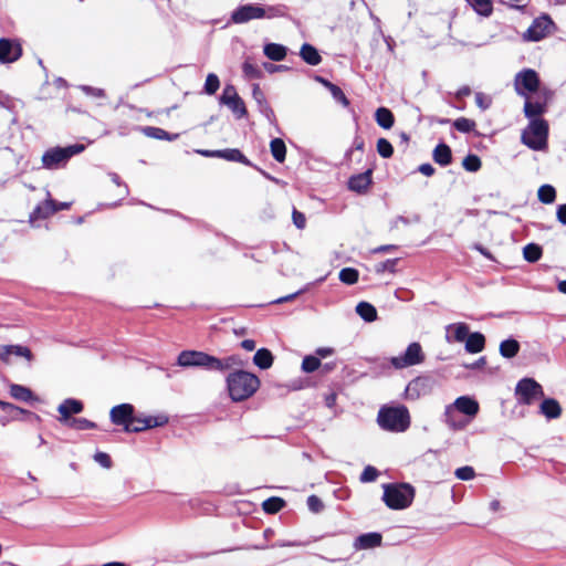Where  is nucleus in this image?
<instances>
[{
	"mask_svg": "<svg viewBox=\"0 0 566 566\" xmlns=\"http://www.w3.org/2000/svg\"><path fill=\"white\" fill-rule=\"evenodd\" d=\"M479 410L480 406L475 399L461 396L452 405L446 407L444 421L450 428L460 430L478 415Z\"/></svg>",
	"mask_w": 566,
	"mask_h": 566,
	"instance_id": "f257e3e1",
	"label": "nucleus"
},
{
	"mask_svg": "<svg viewBox=\"0 0 566 566\" xmlns=\"http://www.w3.org/2000/svg\"><path fill=\"white\" fill-rule=\"evenodd\" d=\"M260 379L252 373L237 370L227 377V388L233 401H243L259 389Z\"/></svg>",
	"mask_w": 566,
	"mask_h": 566,
	"instance_id": "f03ea898",
	"label": "nucleus"
},
{
	"mask_svg": "<svg viewBox=\"0 0 566 566\" xmlns=\"http://www.w3.org/2000/svg\"><path fill=\"white\" fill-rule=\"evenodd\" d=\"M377 421L387 431L403 432L410 426V415L405 406L382 407Z\"/></svg>",
	"mask_w": 566,
	"mask_h": 566,
	"instance_id": "7ed1b4c3",
	"label": "nucleus"
},
{
	"mask_svg": "<svg viewBox=\"0 0 566 566\" xmlns=\"http://www.w3.org/2000/svg\"><path fill=\"white\" fill-rule=\"evenodd\" d=\"M415 489L407 483L384 484L382 500L391 510H403L411 505Z\"/></svg>",
	"mask_w": 566,
	"mask_h": 566,
	"instance_id": "20e7f679",
	"label": "nucleus"
},
{
	"mask_svg": "<svg viewBox=\"0 0 566 566\" xmlns=\"http://www.w3.org/2000/svg\"><path fill=\"white\" fill-rule=\"evenodd\" d=\"M548 124L543 118H534L522 133V143L533 150L547 147Z\"/></svg>",
	"mask_w": 566,
	"mask_h": 566,
	"instance_id": "39448f33",
	"label": "nucleus"
},
{
	"mask_svg": "<svg viewBox=\"0 0 566 566\" xmlns=\"http://www.w3.org/2000/svg\"><path fill=\"white\" fill-rule=\"evenodd\" d=\"M276 15V10L272 7L263 8L256 3H249L237 8L232 14L231 20L234 23H247L254 19L272 18Z\"/></svg>",
	"mask_w": 566,
	"mask_h": 566,
	"instance_id": "423d86ee",
	"label": "nucleus"
},
{
	"mask_svg": "<svg viewBox=\"0 0 566 566\" xmlns=\"http://www.w3.org/2000/svg\"><path fill=\"white\" fill-rule=\"evenodd\" d=\"M515 396L520 403L532 405L544 397V390L533 378H524L517 382Z\"/></svg>",
	"mask_w": 566,
	"mask_h": 566,
	"instance_id": "0eeeda50",
	"label": "nucleus"
},
{
	"mask_svg": "<svg viewBox=\"0 0 566 566\" xmlns=\"http://www.w3.org/2000/svg\"><path fill=\"white\" fill-rule=\"evenodd\" d=\"M216 357L199 350H182L177 357V365L180 367H201L213 370Z\"/></svg>",
	"mask_w": 566,
	"mask_h": 566,
	"instance_id": "6e6552de",
	"label": "nucleus"
},
{
	"mask_svg": "<svg viewBox=\"0 0 566 566\" xmlns=\"http://www.w3.org/2000/svg\"><path fill=\"white\" fill-rule=\"evenodd\" d=\"M538 74L532 69H524L515 75L514 87L520 96L527 97L539 88Z\"/></svg>",
	"mask_w": 566,
	"mask_h": 566,
	"instance_id": "1a4fd4ad",
	"label": "nucleus"
},
{
	"mask_svg": "<svg viewBox=\"0 0 566 566\" xmlns=\"http://www.w3.org/2000/svg\"><path fill=\"white\" fill-rule=\"evenodd\" d=\"M83 150V145L50 149L42 157L43 166L48 169L57 168L61 164L66 163L73 155L80 154Z\"/></svg>",
	"mask_w": 566,
	"mask_h": 566,
	"instance_id": "9d476101",
	"label": "nucleus"
},
{
	"mask_svg": "<svg viewBox=\"0 0 566 566\" xmlns=\"http://www.w3.org/2000/svg\"><path fill=\"white\" fill-rule=\"evenodd\" d=\"M426 355L419 343L409 344L402 355L395 356L390 359L391 365L397 369H403L410 366L419 365L424 361Z\"/></svg>",
	"mask_w": 566,
	"mask_h": 566,
	"instance_id": "9b49d317",
	"label": "nucleus"
},
{
	"mask_svg": "<svg viewBox=\"0 0 566 566\" xmlns=\"http://www.w3.org/2000/svg\"><path fill=\"white\" fill-rule=\"evenodd\" d=\"M220 102L227 105L239 118L243 117L247 113L243 101L240 98L235 87L232 85H227L223 88Z\"/></svg>",
	"mask_w": 566,
	"mask_h": 566,
	"instance_id": "f8f14e48",
	"label": "nucleus"
},
{
	"mask_svg": "<svg viewBox=\"0 0 566 566\" xmlns=\"http://www.w3.org/2000/svg\"><path fill=\"white\" fill-rule=\"evenodd\" d=\"M167 421L168 419L165 416L144 418L133 416L132 424L127 426L126 432H140L149 428L164 426Z\"/></svg>",
	"mask_w": 566,
	"mask_h": 566,
	"instance_id": "ddd939ff",
	"label": "nucleus"
},
{
	"mask_svg": "<svg viewBox=\"0 0 566 566\" xmlns=\"http://www.w3.org/2000/svg\"><path fill=\"white\" fill-rule=\"evenodd\" d=\"M134 415V407L129 403H122L112 408L109 412L111 420L114 424L124 426L126 431L127 426H130Z\"/></svg>",
	"mask_w": 566,
	"mask_h": 566,
	"instance_id": "4468645a",
	"label": "nucleus"
},
{
	"mask_svg": "<svg viewBox=\"0 0 566 566\" xmlns=\"http://www.w3.org/2000/svg\"><path fill=\"white\" fill-rule=\"evenodd\" d=\"M22 54L21 45L9 39H0V62L12 63Z\"/></svg>",
	"mask_w": 566,
	"mask_h": 566,
	"instance_id": "2eb2a0df",
	"label": "nucleus"
},
{
	"mask_svg": "<svg viewBox=\"0 0 566 566\" xmlns=\"http://www.w3.org/2000/svg\"><path fill=\"white\" fill-rule=\"evenodd\" d=\"M82 410L83 403L80 400L72 398L65 399L57 408V411L61 415L59 421L66 424L73 419L71 418L72 415L80 413Z\"/></svg>",
	"mask_w": 566,
	"mask_h": 566,
	"instance_id": "dca6fc26",
	"label": "nucleus"
},
{
	"mask_svg": "<svg viewBox=\"0 0 566 566\" xmlns=\"http://www.w3.org/2000/svg\"><path fill=\"white\" fill-rule=\"evenodd\" d=\"M544 95V101H533L531 96L524 97V113L527 118L531 120L534 118H539L542 114L546 112V105H547V92H542Z\"/></svg>",
	"mask_w": 566,
	"mask_h": 566,
	"instance_id": "f3484780",
	"label": "nucleus"
},
{
	"mask_svg": "<svg viewBox=\"0 0 566 566\" xmlns=\"http://www.w3.org/2000/svg\"><path fill=\"white\" fill-rule=\"evenodd\" d=\"M469 335V326L465 323H454L446 327V342L462 343Z\"/></svg>",
	"mask_w": 566,
	"mask_h": 566,
	"instance_id": "a211bd4d",
	"label": "nucleus"
},
{
	"mask_svg": "<svg viewBox=\"0 0 566 566\" xmlns=\"http://www.w3.org/2000/svg\"><path fill=\"white\" fill-rule=\"evenodd\" d=\"M551 20L548 18H542L536 20L527 30L526 36L532 41L542 40L551 28Z\"/></svg>",
	"mask_w": 566,
	"mask_h": 566,
	"instance_id": "6ab92c4d",
	"label": "nucleus"
},
{
	"mask_svg": "<svg viewBox=\"0 0 566 566\" xmlns=\"http://www.w3.org/2000/svg\"><path fill=\"white\" fill-rule=\"evenodd\" d=\"M381 539L379 533H366L356 538L354 546L356 549H369L380 546Z\"/></svg>",
	"mask_w": 566,
	"mask_h": 566,
	"instance_id": "aec40b11",
	"label": "nucleus"
},
{
	"mask_svg": "<svg viewBox=\"0 0 566 566\" xmlns=\"http://www.w3.org/2000/svg\"><path fill=\"white\" fill-rule=\"evenodd\" d=\"M371 184V170H367L363 174L353 176L348 181V187L353 191L363 192L366 191Z\"/></svg>",
	"mask_w": 566,
	"mask_h": 566,
	"instance_id": "412c9836",
	"label": "nucleus"
},
{
	"mask_svg": "<svg viewBox=\"0 0 566 566\" xmlns=\"http://www.w3.org/2000/svg\"><path fill=\"white\" fill-rule=\"evenodd\" d=\"M67 207V203H61L57 207L53 200H46L42 205L36 207L33 214H35L38 218H46L56 212L57 210L66 209Z\"/></svg>",
	"mask_w": 566,
	"mask_h": 566,
	"instance_id": "4be33fe9",
	"label": "nucleus"
},
{
	"mask_svg": "<svg viewBox=\"0 0 566 566\" xmlns=\"http://www.w3.org/2000/svg\"><path fill=\"white\" fill-rule=\"evenodd\" d=\"M485 338L481 333H472L468 335L465 339V349L469 353H480L483 350Z\"/></svg>",
	"mask_w": 566,
	"mask_h": 566,
	"instance_id": "5701e85b",
	"label": "nucleus"
},
{
	"mask_svg": "<svg viewBox=\"0 0 566 566\" xmlns=\"http://www.w3.org/2000/svg\"><path fill=\"white\" fill-rule=\"evenodd\" d=\"M541 412L548 419H555L560 416L562 409L557 400L549 398L541 403Z\"/></svg>",
	"mask_w": 566,
	"mask_h": 566,
	"instance_id": "b1692460",
	"label": "nucleus"
},
{
	"mask_svg": "<svg viewBox=\"0 0 566 566\" xmlns=\"http://www.w3.org/2000/svg\"><path fill=\"white\" fill-rule=\"evenodd\" d=\"M274 357L266 348L256 350L253 357V363L261 369H269L273 365Z\"/></svg>",
	"mask_w": 566,
	"mask_h": 566,
	"instance_id": "393cba45",
	"label": "nucleus"
},
{
	"mask_svg": "<svg viewBox=\"0 0 566 566\" xmlns=\"http://www.w3.org/2000/svg\"><path fill=\"white\" fill-rule=\"evenodd\" d=\"M433 159L441 166L449 165L452 159L450 147L446 144L438 145L433 150Z\"/></svg>",
	"mask_w": 566,
	"mask_h": 566,
	"instance_id": "a878e982",
	"label": "nucleus"
},
{
	"mask_svg": "<svg viewBox=\"0 0 566 566\" xmlns=\"http://www.w3.org/2000/svg\"><path fill=\"white\" fill-rule=\"evenodd\" d=\"M300 54L302 59L310 65H317L322 60L317 50L307 43L302 45Z\"/></svg>",
	"mask_w": 566,
	"mask_h": 566,
	"instance_id": "bb28decb",
	"label": "nucleus"
},
{
	"mask_svg": "<svg viewBox=\"0 0 566 566\" xmlns=\"http://www.w3.org/2000/svg\"><path fill=\"white\" fill-rule=\"evenodd\" d=\"M375 118L377 124L385 129L391 128L395 122L391 111L386 107H379L376 111Z\"/></svg>",
	"mask_w": 566,
	"mask_h": 566,
	"instance_id": "cd10ccee",
	"label": "nucleus"
},
{
	"mask_svg": "<svg viewBox=\"0 0 566 566\" xmlns=\"http://www.w3.org/2000/svg\"><path fill=\"white\" fill-rule=\"evenodd\" d=\"M10 395L19 401H30L33 399V392L28 387L18 384L10 385Z\"/></svg>",
	"mask_w": 566,
	"mask_h": 566,
	"instance_id": "c85d7f7f",
	"label": "nucleus"
},
{
	"mask_svg": "<svg viewBox=\"0 0 566 566\" xmlns=\"http://www.w3.org/2000/svg\"><path fill=\"white\" fill-rule=\"evenodd\" d=\"M264 54L273 61H282L286 55V48L276 44V43H270L264 46Z\"/></svg>",
	"mask_w": 566,
	"mask_h": 566,
	"instance_id": "c756f323",
	"label": "nucleus"
},
{
	"mask_svg": "<svg viewBox=\"0 0 566 566\" xmlns=\"http://www.w3.org/2000/svg\"><path fill=\"white\" fill-rule=\"evenodd\" d=\"M356 312L366 322H374L377 318V311L375 306L367 302L358 303Z\"/></svg>",
	"mask_w": 566,
	"mask_h": 566,
	"instance_id": "7c9ffc66",
	"label": "nucleus"
},
{
	"mask_svg": "<svg viewBox=\"0 0 566 566\" xmlns=\"http://www.w3.org/2000/svg\"><path fill=\"white\" fill-rule=\"evenodd\" d=\"M216 364H213V371H224L227 369H230L233 366H241L242 361L241 359L233 355L229 356L227 358L220 359L216 357Z\"/></svg>",
	"mask_w": 566,
	"mask_h": 566,
	"instance_id": "2f4dec72",
	"label": "nucleus"
},
{
	"mask_svg": "<svg viewBox=\"0 0 566 566\" xmlns=\"http://www.w3.org/2000/svg\"><path fill=\"white\" fill-rule=\"evenodd\" d=\"M520 350V344L515 339L503 340L500 345V353L505 358H513Z\"/></svg>",
	"mask_w": 566,
	"mask_h": 566,
	"instance_id": "473e14b6",
	"label": "nucleus"
},
{
	"mask_svg": "<svg viewBox=\"0 0 566 566\" xmlns=\"http://www.w3.org/2000/svg\"><path fill=\"white\" fill-rule=\"evenodd\" d=\"M271 154L274 159L279 163H283L286 155V147L281 138H274L270 144Z\"/></svg>",
	"mask_w": 566,
	"mask_h": 566,
	"instance_id": "72a5a7b5",
	"label": "nucleus"
},
{
	"mask_svg": "<svg viewBox=\"0 0 566 566\" xmlns=\"http://www.w3.org/2000/svg\"><path fill=\"white\" fill-rule=\"evenodd\" d=\"M216 156L230 161L249 164L248 159L239 149L216 150Z\"/></svg>",
	"mask_w": 566,
	"mask_h": 566,
	"instance_id": "f704fd0d",
	"label": "nucleus"
},
{
	"mask_svg": "<svg viewBox=\"0 0 566 566\" xmlns=\"http://www.w3.org/2000/svg\"><path fill=\"white\" fill-rule=\"evenodd\" d=\"M468 3L481 15H490L492 12V0H467Z\"/></svg>",
	"mask_w": 566,
	"mask_h": 566,
	"instance_id": "c9c22d12",
	"label": "nucleus"
},
{
	"mask_svg": "<svg viewBox=\"0 0 566 566\" xmlns=\"http://www.w3.org/2000/svg\"><path fill=\"white\" fill-rule=\"evenodd\" d=\"M144 133L148 137L156 138V139L175 140L179 137L178 134L170 135L166 130L158 128V127H146V128H144Z\"/></svg>",
	"mask_w": 566,
	"mask_h": 566,
	"instance_id": "e433bc0d",
	"label": "nucleus"
},
{
	"mask_svg": "<svg viewBox=\"0 0 566 566\" xmlns=\"http://www.w3.org/2000/svg\"><path fill=\"white\" fill-rule=\"evenodd\" d=\"M523 256L528 262H536L542 256V248L535 243H530L524 247Z\"/></svg>",
	"mask_w": 566,
	"mask_h": 566,
	"instance_id": "4c0bfd02",
	"label": "nucleus"
},
{
	"mask_svg": "<svg viewBox=\"0 0 566 566\" xmlns=\"http://www.w3.org/2000/svg\"><path fill=\"white\" fill-rule=\"evenodd\" d=\"M538 199L543 203H553L556 198V191L551 185H543L538 189Z\"/></svg>",
	"mask_w": 566,
	"mask_h": 566,
	"instance_id": "58836bf2",
	"label": "nucleus"
},
{
	"mask_svg": "<svg viewBox=\"0 0 566 566\" xmlns=\"http://www.w3.org/2000/svg\"><path fill=\"white\" fill-rule=\"evenodd\" d=\"M284 506V501L280 497H270L262 504L263 510L266 513L274 514Z\"/></svg>",
	"mask_w": 566,
	"mask_h": 566,
	"instance_id": "ea45409f",
	"label": "nucleus"
},
{
	"mask_svg": "<svg viewBox=\"0 0 566 566\" xmlns=\"http://www.w3.org/2000/svg\"><path fill=\"white\" fill-rule=\"evenodd\" d=\"M358 271L353 268H345L339 272V280L348 285L355 284L358 281Z\"/></svg>",
	"mask_w": 566,
	"mask_h": 566,
	"instance_id": "a19ab883",
	"label": "nucleus"
},
{
	"mask_svg": "<svg viewBox=\"0 0 566 566\" xmlns=\"http://www.w3.org/2000/svg\"><path fill=\"white\" fill-rule=\"evenodd\" d=\"M424 387V380L417 378L410 381L406 388V395L408 398H418L420 396V389Z\"/></svg>",
	"mask_w": 566,
	"mask_h": 566,
	"instance_id": "79ce46f5",
	"label": "nucleus"
},
{
	"mask_svg": "<svg viewBox=\"0 0 566 566\" xmlns=\"http://www.w3.org/2000/svg\"><path fill=\"white\" fill-rule=\"evenodd\" d=\"M319 366H321V360L316 356H312V355L305 356L302 361V370L304 373H313V371L317 370L319 368Z\"/></svg>",
	"mask_w": 566,
	"mask_h": 566,
	"instance_id": "37998d69",
	"label": "nucleus"
},
{
	"mask_svg": "<svg viewBox=\"0 0 566 566\" xmlns=\"http://www.w3.org/2000/svg\"><path fill=\"white\" fill-rule=\"evenodd\" d=\"M66 426L76 430H90L96 428V423L85 418H73L69 423H66Z\"/></svg>",
	"mask_w": 566,
	"mask_h": 566,
	"instance_id": "c03bdc74",
	"label": "nucleus"
},
{
	"mask_svg": "<svg viewBox=\"0 0 566 566\" xmlns=\"http://www.w3.org/2000/svg\"><path fill=\"white\" fill-rule=\"evenodd\" d=\"M0 408L10 413L11 415V419L15 420L18 419V415H30L29 411L20 408V407H17L10 402H7V401H3V400H0Z\"/></svg>",
	"mask_w": 566,
	"mask_h": 566,
	"instance_id": "a18cd8bd",
	"label": "nucleus"
},
{
	"mask_svg": "<svg viewBox=\"0 0 566 566\" xmlns=\"http://www.w3.org/2000/svg\"><path fill=\"white\" fill-rule=\"evenodd\" d=\"M453 126L462 133H470L474 129L475 123L472 119L460 117L454 120Z\"/></svg>",
	"mask_w": 566,
	"mask_h": 566,
	"instance_id": "49530a36",
	"label": "nucleus"
},
{
	"mask_svg": "<svg viewBox=\"0 0 566 566\" xmlns=\"http://www.w3.org/2000/svg\"><path fill=\"white\" fill-rule=\"evenodd\" d=\"M219 86H220L219 77L213 73L208 74V76L206 78V83H205L206 93L212 95L218 91Z\"/></svg>",
	"mask_w": 566,
	"mask_h": 566,
	"instance_id": "de8ad7c7",
	"label": "nucleus"
},
{
	"mask_svg": "<svg viewBox=\"0 0 566 566\" xmlns=\"http://www.w3.org/2000/svg\"><path fill=\"white\" fill-rule=\"evenodd\" d=\"M463 167L468 171H478L481 168V160L475 155H468L462 163Z\"/></svg>",
	"mask_w": 566,
	"mask_h": 566,
	"instance_id": "09e8293b",
	"label": "nucleus"
},
{
	"mask_svg": "<svg viewBox=\"0 0 566 566\" xmlns=\"http://www.w3.org/2000/svg\"><path fill=\"white\" fill-rule=\"evenodd\" d=\"M377 151L381 157L389 158L391 157L394 149L391 144L387 139L379 138L377 142Z\"/></svg>",
	"mask_w": 566,
	"mask_h": 566,
	"instance_id": "8fccbe9b",
	"label": "nucleus"
},
{
	"mask_svg": "<svg viewBox=\"0 0 566 566\" xmlns=\"http://www.w3.org/2000/svg\"><path fill=\"white\" fill-rule=\"evenodd\" d=\"M10 348H11L12 355L18 356V357H23L28 361L33 360V355L28 347L21 346V345H10Z\"/></svg>",
	"mask_w": 566,
	"mask_h": 566,
	"instance_id": "3c124183",
	"label": "nucleus"
},
{
	"mask_svg": "<svg viewBox=\"0 0 566 566\" xmlns=\"http://www.w3.org/2000/svg\"><path fill=\"white\" fill-rule=\"evenodd\" d=\"M328 90H329L331 94L333 95V97L337 102H339L342 105H344V106L349 105L348 98L345 96V94L338 86H336L335 84H329Z\"/></svg>",
	"mask_w": 566,
	"mask_h": 566,
	"instance_id": "603ef678",
	"label": "nucleus"
},
{
	"mask_svg": "<svg viewBox=\"0 0 566 566\" xmlns=\"http://www.w3.org/2000/svg\"><path fill=\"white\" fill-rule=\"evenodd\" d=\"M454 474L459 480L469 481L474 478L475 472L472 467L467 465V467L458 468L455 470Z\"/></svg>",
	"mask_w": 566,
	"mask_h": 566,
	"instance_id": "864d4df0",
	"label": "nucleus"
},
{
	"mask_svg": "<svg viewBox=\"0 0 566 566\" xmlns=\"http://www.w3.org/2000/svg\"><path fill=\"white\" fill-rule=\"evenodd\" d=\"M242 69H243L244 75L248 78H256L261 74V72L258 69V66L255 64H253L252 62L248 61V60L243 63Z\"/></svg>",
	"mask_w": 566,
	"mask_h": 566,
	"instance_id": "5fc2aeb1",
	"label": "nucleus"
},
{
	"mask_svg": "<svg viewBox=\"0 0 566 566\" xmlns=\"http://www.w3.org/2000/svg\"><path fill=\"white\" fill-rule=\"evenodd\" d=\"M378 476V471L376 468L374 467H366L360 475V481L361 482H373L377 479Z\"/></svg>",
	"mask_w": 566,
	"mask_h": 566,
	"instance_id": "6e6d98bb",
	"label": "nucleus"
},
{
	"mask_svg": "<svg viewBox=\"0 0 566 566\" xmlns=\"http://www.w3.org/2000/svg\"><path fill=\"white\" fill-rule=\"evenodd\" d=\"M307 506H308L310 511H312L314 513L321 512L324 507L323 502L316 495L308 496Z\"/></svg>",
	"mask_w": 566,
	"mask_h": 566,
	"instance_id": "4d7b16f0",
	"label": "nucleus"
},
{
	"mask_svg": "<svg viewBox=\"0 0 566 566\" xmlns=\"http://www.w3.org/2000/svg\"><path fill=\"white\" fill-rule=\"evenodd\" d=\"M94 460L105 469H109L112 467V460L105 452H96L94 454Z\"/></svg>",
	"mask_w": 566,
	"mask_h": 566,
	"instance_id": "13d9d810",
	"label": "nucleus"
},
{
	"mask_svg": "<svg viewBox=\"0 0 566 566\" xmlns=\"http://www.w3.org/2000/svg\"><path fill=\"white\" fill-rule=\"evenodd\" d=\"M81 90L86 95L92 96V97L102 98V97L105 96V93H104V91L102 88L83 85V86H81Z\"/></svg>",
	"mask_w": 566,
	"mask_h": 566,
	"instance_id": "bf43d9fd",
	"label": "nucleus"
},
{
	"mask_svg": "<svg viewBox=\"0 0 566 566\" xmlns=\"http://www.w3.org/2000/svg\"><path fill=\"white\" fill-rule=\"evenodd\" d=\"M475 103L481 109H486L491 105V98L483 93L475 94Z\"/></svg>",
	"mask_w": 566,
	"mask_h": 566,
	"instance_id": "052dcab7",
	"label": "nucleus"
},
{
	"mask_svg": "<svg viewBox=\"0 0 566 566\" xmlns=\"http://www.w3.org/2000/svg\"><path fill=\"white\" fill-rule=\"evenodd\" d=\"M293 222L298 229H303L306 223L305 216L302 212L294 210L293 211Z\"/></svg>",
	"mask_w": 566,
	"mask_h": 566,
	"instance_id": "680f3d73",
	"label": "nucleus"
},
{
	"mask_svg": "<svg viewBox=\"0 0 566 566\" xmlns=\"http://www.w3.org/2000/svg\"><path fill=\"white\" fill-rule=\"evenodd\" d=\"M11 348H10V345H4L1 347L0 349V360L3 361L4 364H10L11 363Z\"/></svg>",
	"mask_w": 566,
	"mask_h": 566,
	"instance_id": "e2e57ef3",
	"label": "nucleus"
},
{
	"mask_svg": "<svg viewBox=\"0 0 566 566\" xmlns=\"http://www.w3.org/2000/svg\"><path fill=\"white\" fill-rule=\"evenodd\" d=\"M422 175L424 176H432L434 174V168L432 165L430 164H422L419 166V169H418Z\"/></svg>",
	"mask_w": 566,
	"mask_h": 566,
	"instance_id": "0e129e2a",
	"label": "nucleus"
},
{
	"mask_svg": "<svg viewBox=\"0 0 566 566\" xmlns=\"http://www.w3.org/2000/svg\"><path fill=\"white\" fill-rule=\"evenodd\" d=\"M315 353H316V355H317L316 357H318V358H319V357H322V358H326V357H328V356L333 355L334 349H333V348H331V347H319V348H317V349H316V352H315Z\"/></svg>",
	"mask_w": 566,
	"mask_h": 566,
	"instance_id": "69168bd1",
	"label": "nucleus"
},
{
	"mask_svg": "<svg viewBox=\"0 0 566 566\" xmlns=\"http://www.w3.org/2000/svg\"><path fill=\"white\" fill-rule=\"evenodd\" d=\"M557 219L560 223L566 224V203L557 208Z\"/></svg>",
	"mask_w": 566,
	"mask_h": 566,
	"instance_id": "338daca9",
	"label": "nucleus"
},
{
	"mask_svg": "<svg viewBox=\"0 0 566 566\" xmlns=\"http://www.w3.org/2000/svg\"><path fill=\"white\" fill-rule=\"evenodd\" d=\"M255 342L253 339H244L241 342V347L248 352L255 349Z\"/></svg>",
	"mask_w": 566,
	"mask_h": 566,
	"instance_id": "774afa93",
	"label": "nucleus"
}]
</instances>
